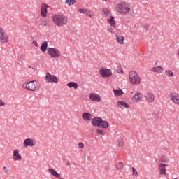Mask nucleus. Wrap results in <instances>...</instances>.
Listing matches in <instances>:
<instances>
[{"mask_svg":"<svg viewBox=\"0 0 179 179\" xmlns=\"http://www.w3.org/2000/svg\"><path fill=\"white\" fill-rule=\"evenodd\" d=\"M41 26H47V22L45 21L42 22V23L41 24Z\"/></svg>","mask_w":179,"mask_h":179,"instance_id":"obj_43","label":"nucleus"},{"mask_svg":"<svg viewBox=\"0 0 179 179\" xmlns=\"http://www.w3.org/2000/svg\"><path fill=\"white\" fill-rule=\"evenodd\" d=\"M103 1H107V0H103Z\"/></svg>","mask_w":179,"mask_h":179,"instance_id":"obj_44","label":"nucleus"},{"mask_svg":"<svg viewBox=\"0 0 179 179\" xmlns=\"http://www.w3.org/2000/svg\"><path fill=\"white\" fill-rule=\"evenodd\" d=\"M0 43L1 44H8L9 43V36L6 34L3 28L0 27Z\"/></svg>","mask_w":179,"mask_h":179,"instance_id":"obj_6","label":"nucleus"},{"mask_svg":"<svg viewBox=\"0 0 179 179\" xmlns=\"http://www.w3.org/2000/svg\"><path fill=\"white\" fill-rule=\"evenodd\" d=\"M165 75L166 76H169V78H171V77L174 76V73H173L171 71V70H166L165 71Z\"/></svg>","mask_w":179,"mask_h":179,"instance_id":"obj_31","label":"nucleus"},{"mask_svg":"<svg viewBox=\"0 0 179 179\" xmlns=\"http://www.w3.org/2000/svg\"><path fill=\"white\" fill-rule=\"evenodd\" d=\"M48 171L50 172V174H52L53 177H56V178H59L61 177V175H59V173H58L54 169H48Z\"/></svg>","mask_w":179,"mask_h":179,"instance_id":"obj_26","label":"nucleus"},{"mask_svg":"<svg viewBox=\"0 0 179 179\" xmlns=\"http://www.w3.org/2000/svg\"><path fill=\"white\" fill-rule=\"evenodd\" d=\"M161 162H162V163H167V162H169V159H164V158H162Z\"/></svg>","mask_w":179,"mask_h":179,"instance_id":"obj_42","label":"nucleus"},{"mask_svg":"<svg viewBox=\"0 0 179 179\" xmlns=\"http://www.w3.org/2000/svg\"><path fill=\"white\" fill-rule=\"evenodd\" d=\"M144 99L147 103H153L155 101V94L152 92H148L144 95Z\"/></svg>","mask_w":179,"mask_h":179,"instance_id":"obj_15","label":"nucleus"},{"mask_svg":"<svg viewBox=\"0 0 179 179\" xmlns=\"http://www.w3.org/2000/svg\"><path fill=\"white\" fill-rule=\"evenodd\" d=\"M13 159L14 162H20L22 160V155L19 152V149H15L13 152Z\"/></svg>","mask_w":179,"mask_h":179,"instance_id":"obj_14","label":"nucleus"},{"mask_svg":"<svg viewBox=\"0 0 179 179\" xmlns=\"http://www.w3.org/2000/svg\"><path fill=\"white\" fill-rule=\"evenodd\" d=\"M101 118L96 117L91 120V122L94 127H99Z\"/></svg>","mask_w":179,"mask_h":179,"instance_id":"obj_18","label":"nucleus"},{"mask_svg":"<svg viewBox=\"0 0 179 179\" xmlns=\"http://www.w3.org/2000/svg\"><path fill=\"white\" fill-rule=\"evenodd\" d=\"M129 82L134 86H138V85H141V77H139V75H138L136 71H131L129 72Z\"/></svg>","mask_w":179,"mask_h":179,"instance_id":"obj_4","label":"nucleus"},{"mask_svg":"<svg viewBox=\"0 0 179 179\" xmlns=\"http://www.w3.org/2000/svg\"><path fill=\"white\" fill-rule=\"evenodd\" d=\"M89 97L91 101H95V103H100L101 101V96L99 94L94 92L90 93Z\"/></svg>","mask_w":179,"mask_h":179,"instance_id":"obj_11","label":"nucleus"},{"mask_svg":"<svg viewBox=\"0 0 179 179\" xmlns=\"http://www.w3.org/2000/svg\"><path fill=\"white\" fill-rule=\"evenodd\" d=\"M24 148H34L36 146V140L33 138H26L23 142Z\"/></svg>","mask_w":179,"mask_h":179,"instance_id":"obj_9","label":"nucleus"},{"mask_svg":"<svg viewBox=\"0 0 179 179\" xmlns=\"http://www.w3.org/2000/svg\"><path fill=\"white\" fill-rule=\"evenodd\" d=\"M117 145L120 148L124 146V138L122 137H119V138L117 139Z\"/></svg>","mask_w":179,"mask_h":179,"instance_id":"obj_30","label":"nucleus"},{"mask_svg":"<svg viewBox=\"0 0 179 179\" xmlns=\"http://www.w3.org/2000/svg\"><path fill=\"white\" fill-rule=\"evenodd\" d=\"M166 167H167V164H161L159 165V169L160 170L159 174L166 176V171H167Z\"/></svg>","mask_w":179,"mask_h":179,"instance_id":"obj_20","label":"nucleus"},{"mask_svg":"<svg viewBox=\"0 0 179 179\" xmlns=\"http://www.w3.org/2000/svg\"><path fill=\"white\" fill-rule=\"evenodd\" d=\"M78 12L83 15H85V16H88V17H94V14L86 8H80L78 9Z\"/></svg>","mask_w":179,"mask_h":179,"instance_id":"obj_13","label":"nucleus"},{"mask_svg":"<svg viewBox=\"0 0 179 179\" xmlns=\"http://www.w3.org/2000/svg\"><path fill=\"white\" fill-rule=\"evenodd\" d=\"M117 107L122 109L129 108V105L124 101H117Z\"/></svg>","mask_w":179,"mask_h":179,"instance_id":"obj_19","label":"nucleus"},{"mask_svg":"<svg viewBox=\"0 0 179 179\" xmlns=\"http://www.w3.org/2000/svg\"><path fill=\"white\" fill-rule=\"evenodd\" d=\"M142 99H143V94L141 92H136L134 96L131 97V101L133 103H139Z\"/></svg>","mask_w":179,"mask_h":179,"instance_id":"obj_12","label":"nucleus"},{"mask_svg":"<svg viewBox=\"0 0 179 179\" xmlns=\"http://www.w3.org/2000/svg\"><path fill=\"white\" fill-rule=\"evenodd\" d=\"M113 92L116 97H119L120 96H122L124 94V92L121 89L115 90L113 89Z\"/></svg>","mask_w":179,"mask_h":179,"instance_id":"obj_28","label":"nucleus"},{"mask_svg":"<svg viewBox=\"0 0 179 179\" xmlns=\"http://www.w3.org/2000/svg\"><path fill=\"white\" fill-rule=\"evenodd\" d=\"M85 148V144L83 143H78V149H83Z\"/></svg>","mask_w":179,"mask_h":179,"instance_id":"obj_38","label":"nucleus"},{"mask_svg":"<svg viewBox=\"0 0 179 179\" xmlns=\"http://www.w3.org/2000/svg\"><path fill=\"white\" fill-rule=\"evenodd\" d=\"M41 87V84L37 80H32L22 84V88L29 92H37Z\"/></svg>","mask_w":179,"mask_h":179,"instance_id":"obj_3","label":"nucleus"},{"mask_svg":"<svg viewBox=\"0 0 179 179\" xmlns=\"http://www.w3.org/2000/svg\"><path fill=\"white\" fill-rule=\"evenodd\" d=\"M47 54L50 55L51 58H59V57H61V51L56 48H48Z\"/></svg>","mask_w":179,"mask_h":179,"instance_id":"obj_5","label":"nucleus"},{"mask_svg":"<svg viewBox=\"0 0 179 179\" xmlns=\"http://www.w3.org/2000/svg\"><path fill=\"white\" fill-rule=\"evenodd\" d=\"M45 80L48 83H58V78L55 76L51 75L50 73H46Z\"/></svg>","mask_w":179,"mask_h":179,"instance_id":"obj_10","label":"nucleus"},{"mask_svg":"<svg viewBox=\"0 0 179 179\" xmlns=\"http://www.w3.org/2000/svg\"><path fill=\"white\" fill-rule=\"evenodd\" d=\"M117 73L122 75L124 73V70L122 69V67L120 66L117 70Z\"/></svg>","mask_w":179,"mask_h":179,"instance_id":"obj_37","label":"nucleus"},{"mask_svg":"<svg viewBox=\"0 0 179 179\" xmlns=\"http://www.w3.org/2000/svg\"><path fill=\"white\" fill-rule=\"evenodd\" d=\"M107 31H108V33H111L113 34V33H114V29L113 28H109L107 29Z\"/></svg>","mask_w":179,"mask_h":179,"instance_id":"obj_40","label":"nucleus"},{"mask_svg":"<svg viewBox=\"0 0 179 179\" xmlns=\"http://www.w3.org/2000/svg\"><path fill=\"white\" fill-rule=\"evenodd\" d=\"M102 12L106 15V16H109V15H111V11L108 8H103Z\"/></svg>","mask_w":179,"mask_h":179,"instance_id":"obj_32","label":"nucleus"},{"mask_svg":"<svg viewBox=\"0 0 179 179\" xmlns=\"http://www.w3.org/2000/svg\"><path fill=\"white\" fill-rule=\"evenodd\" d=\"M52 20L57 27H64L68 24V17L64 15L56 14L52 16Z\"/></svg>","mask_w":179,"mask_h":179,"instance_id":"obj_1","label":"nucleus"},{"mask_svg":"<svg viewBox=\"0 0 179 179\" xmlns=\"http://www.w3.org/2000/svg\"><path fill=\"white\" fill-rule=\"evenodd\" d=\"M107 22L110 24V27L115 29V20H114V17L110 16V18L107 19Z\"/></svg>","mask_w":179,"mask_h":179,"instance_id":"obj_23","label":"nucleus"},{"mask_svg":"<svg viewBox=\"0 0 179 179\" xmlns=\"http://www.w3.org/2000/svg\"><path fill=\"white\" fill-rule=\"evenodd\" d=\"M169 97L175 106H179V93L178 92H171L169 94Z\"/></svg>","mask_w":179,"mask_h":179,"instance_id":"obj_7","label":"nucleus"},{"mask_svg":"<svg viewBox=\"0 0 179 179\" xmlns=\"http://www.w3.org/2000/svg\"><path fill=\"white\" fill-rule=\"evenodd\" d=\"M131 170H132V176H134V177H138L139 173H138V171L136 170V169H135V167H132Z\"/></svg>","mask_w":179,"mask_h":179,"instance_id":"obj_33","label":"nucleus"},{"mask_svg":"<svg viewBox=\"0 0 179 179\" xmlns=\"http://www.w3.org/2000/svg\"><path fill=\"white\" fill-rule=\"evenodd\" d=\"M3 173H5V174H8V166H3Z\"/></svg>","mask_w":179,"mask_h":179,"instance_id":"obj_39","label":"nucleus"},{"mask_svg":"<svg viewBox=\"0 0 179 179\" xmlns=\"http://www.w3.org/2000/svg\"><path fill=\"white\" fill-rule=\"evenodd\" d=\"M48 47V42L47 41H45L41 46V51H42L43 52H45V51H47V48Z\"/></svg>","mask_w":179,"mask_h":179,"instance_id":"obj_27","label":"nucleus"},{"mask_svg":"<svg viewBox=\"0 0 179 179\" xmlns=\"http://www.w3.org/2000/svg\"><path fill=\"white\" fill-rule=\"evenodd\" d=\"M65 1L69 6L75 4V0H65Z\"/></svg>","mask_w":179,"mask_h":179,"instance_id":"obj_34","label":"nucleus"},{"mask_svg":"<svg viewBox=\"0 0 179 179\" xmlns=\"http://www.w3.org/2000/svg\"><path fill=\"white\" fill-rule=\"evenodd\" d=\"M116 40L119 44L122 45H124V40H125V38L124 37V35H122V34L116 35Z\"/></svg>","mask_w":179,"mask_h":179,"instance_id":"obj_22","label":"nucleus"},{"mask_svg":"<svg viewBox=\"0 0 179 179\" xmlns=\"http://www.w3.org/2000/svg\"><path fill=\"white\" fill-rule=\"evenodd\" d=\"M152 72H157V73H162L163 72V67L158 66L157 67H152L151 69Z\"/></svg>","mask_w":179,"mask_h":179,"instance_id":"obj_24","label":"nucleus"},{"mask_svg":"<svg viewBox=\"0 0 179 179\" xmlns=\"http://www.w3.org/2000/svg\"><path fill=\"white\" fill-rule=\"evenodd\" d=\"M95 132L99 135H101V136H104V132L101 129H96Z\"/></svg>","mask_w":179,"mask_h":179,"instance_id":"obj_35","label":"nucleus"},{"mask_svg":"<svg viewBox=\"0 0 179 179\" xmlns=\"http://www.w3.org/2000/svg\"><path fill=\"white\" fill-rule=\"evenodd\" d=\"M32 44H34L36 47H38V43H37V41H33Z\"/></svg>","mask_w":179,"mask_h":179,"instance_id":"obj_41","label":"nucleus"},{"mask_svg":"<svg viewBox=\"0 0 179 179\" xmlns=\"http://www.w3.org/2000/svg\"><path fill=\"white\" fill-rule=\"evenodd\" d=\"M99 75H101L102 78H111V76H113V72H111L110 69L101 68L99 70Z\"/></svg>","mask_w":179,"mask_h":179,"instance_id":"obj_8","label":"nucleus"},{"mask_svg":"<svg viewBox=\"0 0 179 179\" xmlns=\"http://www.w3.org/2000/svg\"><path fill=\"white\" fill-rule=\"evenodd\" d=\"M115 10L120 15H129L131 12V6L127 2H120L115 6Z\"/></svg>","mask_w":179,"mask_h":179,"instance_id":"obj_2","label":"nucleus"},{"mask_svg":"<svg viewBox=\"0 0 179 179\" xmlns=\"http://www.w3.org/2000/svg\"><path fill=\"white\" fill-rule=\"evenodd\" d=\"M110 127V123L106 120H103V119H101V122L99 123V128H101L102 129H107Z\"/></svg>","mask_w":179,"mask_h":179,"instance_id":"obj_17","label":"nucleus"},{"mask_svg":"<svg viewBox=\"0 0 179 179\" xmlns=\"http://www.w3.org/2000/svg\"><path fill=\"white\" fill-rule=\"evenodd\" d=\"M67 86L68 87H70V89H71V87H73V89H78V87H79V85H78V83L75 82H70L67 83Z\"/></svg>","mask_w":179,"mask_h":179,"instance_id":"obj_29","label":"nucleus"},{"mask_svg":"<svg viewBox=\"0 0 179 179\" xmlns=\"http://www.w3.org/2000/svg\"><path fill=\"white\" fill-rule=\"evenodd\" d=\"M82 117L85 120V121H90V120H92V114L89 113H83Z\"/></svg>","mask_w":179,"mask_h":179,"instance_id":"obj_25","label":"nucleus"},{"mask_svg":"<svg viewBox=\"0 0 179 179\" xmlns=\"http://www.w3.org/2000/svg\"><path fill=\"white\" fill-rule=\"evenodd\" d=\"M6 106V103L3 99H0V107H5Z\"/></svg>","mask_w":179,"mask_h":179,"instance_id":"obj_36","label":"nucleus"},{"mask_svg":"<svg viewBox=\"0 0 179 179\" xmlns=\"http://www.w3.org/2000/svg\"><path fill=\"white\" fill-rule=\"evenodd\" d=\"M115 167L117 171H122L124 170V163L122 162H117L115 163Z\"/></svg>","mask_w":179,"mask_h":179,"instance_id":"obj_21","label":"nucleus"},{"mask_svg":"<svg viewBox=\"0 0 179 179\" xmlns=\"http://www.w3.org/2000/svg\"><path fill=\"white\" fill-rule=\"evenodd\" d=\"M50 8L46 3H42L41 6V16L42 17H47V9Z\"/></svg>","mask_w":179,"mask_h":179,"instance_id":"obj_16","label":"nucleus"}]
</instances>
